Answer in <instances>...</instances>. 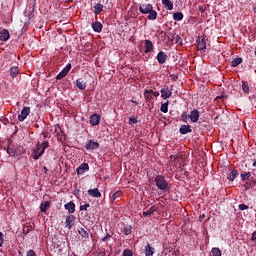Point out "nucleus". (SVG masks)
<instances>
[{
  "label": "nucleus",
  "instance_id": "obj_1",
  "mask_svg": "<svg viewBox=\"0 0 256 256\" xmlns=\"http://www.w3.org/2000/svg\"><path fill=\"white\" fill-rule=\"evenodd\" d=\"M139 11L142 15H148L149 21L157 19V11L153 10L152 4H140Z\"/></svg>",
  "mask_w": 256,
  "mask_h": 256
},
{
  "label": "nucleus",
  "instance_id": "obj_2",
  "mask_svg": "<svg viewBox=\"0 0 256 256\" xmlns=\"http://www.w3.org/2000/svg\"><path fill=\"white\" fill-rule=\"evenodd\" d=\"M154 183L159 189V191H162V193H169L171 191V188L169 187V182L165 179V176L163 175H157L154 179Z\"/></svg>",
  "mask_w": 256,
  "mask_h": 256
},
{
  "label": "nucleus",
  "instance_id": "obj_3",
  "mask_svg": "<svg viewBox=\"0 0 256 256\" xmlns=\"http://www.w3.org/2000/svg\"><path fill=\"white\" fill-rule=\"evenodd\" d=\"M48 147H49L48 141H44L42 144H37L32 151V154H31L32 159L37 161V159H39V157H41L43 153H45V149H47Z\"/></svg>",
  "mask_w": 256,
  "mask_h": 256
},
{
  "label": "nucleus",
  "instance_id": "obj_4",
  "mask_svg": "<svg viewBox=\"0 0 256 256\" xmlns=\"http://www.w3.org/2000/svg\"><path fill=\"white\" fill-rule=\"evenodd\" d=\"M198 51L207 49V36H199L196 40Z\"/></svg>",
  "mask_w": 256,
  "mask_h": 256
},
{
  "label": "nucleus",
  "instance_id": "obj_5",
  "mask_svg": "<svg viewBox=\"0 0 256 256\" xmlns=\"http://www.w3.org/2000/svg\"><path fill=\"white\" fill-rule=\"evenodd\" d=\"M31 113V107L24 106L21 110L20 114L18 115V121L23 123L29 117V114Z\"/></svg>",
  "mask_w": 256,
  "mask_h": 256
},
{
  "label": "nucleus",
  "instance_id": "obj_6",
  "mask_svg": "<svg viewBox=\"0 0 256 256\" xmlns=\"http://www.w3.org/2000/svg\"><path fill=\"white\" fill-rule=\"evenodd\" d=\"M71 71V63H68L66 67L56 76V79L59 81L67 77V74Z\"/></svg>",
  "mask_w": 256,
  "mask_h": 256
},
{
  "label": "nucleus",
  "instance_id": "obj_7",
  "mask_svg": "<svg viewBox=\"0 0 256 256\" xmlns=\"http://www.w3.org/2000/svg\"><path fill=\"white\" fill-rule=\"evenodd\" d=\"M154 48L155 46L153 45V42L151 40H144V53L146 55L153 52Z\"/></svg>",
  "mask_w": 256,
  "mask_h": 256
},
{
  "label": "nucleus",
  "instance_id": "obj_8",
  "mask_svg": "<svg viewBox=\"0 0 256 256\" xmlns=\"http://www.w3.org/2000/svg\"><path fill=\"white\" fill-rule=\"evenodd\" d=\"M156 59L160 65H165L167 63V53L164 51L158 52Z\"/></svg>",
  "mask_w": 256,
  "mask_h": 256
},
{
  "label": "nucleus",
  "instance_id": "obj_9",
  "mask_svg": "<svg viewBox=\"0 0 256 256\" xmlns=\"http://www.w3.org/2000/svg\"><path fill=\"white\" fill-rule=\"evenodd\" d=\"M87 171H89V164L85 162L78 166L76 169L77 175H85Z\"/></svg>",
  "mask_w": 256,
  "mask_h": 256
},
{
  "label": "nucleus",
  "instance_id": "obj_10",
  "mask_svg": "<svg viewBox=\"0 0 256 256\" xmlns=\"http://www.w3.org/2000/svg\"><path fill=\"white\" fill-rule=\"evenodd\" d=\"M75 216L73 215H69L67 218H66V221H65V227L66 229H73V226L75 225Z\"/></svg>",
  "mask_w": 256,
  "mask_h": 256
},
{
  "label": "nucleus",
  "instance_id": "obj_11",
  "mask_svg": "<svg viewBox=\"0 0 256 256\" xmlns=\"http://www.w3.org/2000/svg\"><path fill=\"white\" fill-rule=\"evenodd\" d=\"M86 151H93L95 149H99V143L93 140H89L88 143L85 145Z\"/></svg>",
  "mask_w": 256,
  "mask_h": 256
},
{
  "label": "nucleus",
  "instance_id": "obj_12",
  "mask_svg": "<svg viewBox=\"0 0 256 256\" xmlns=\"http://www.w3.org/2000/svg\"><path fill=\"white\" fill-rule=\"evenodd\" d=\"M11 39V34L9 33V30L7 29H2L0 31V41H9Z\"/></svg>",
  "mask_w": 256,
  "mask_h": 256
},
{
  "label": "nucleus",
  "instance_id": "obj_13",
  "mask_svg": "<svg viewBox=\"0 0 256 256\" xmlns=\"http://www.w3.org/2000/svg\"><path fill=\"white\" fill-rule=\"evenodd\" d=\"M99 123H101V115L99 114H93L90 117V125H92L93 127H95L96 125H99Z\"/></svg>",
  "mask_w": 256,
  "mask_h": 256
},
{
  "label": "nucleus",
  "instance_id": "obj_14",
  "mask_svg": "<svg viewBox=\"0 0 256 256\" xmlns=\"http://www.w3.org/2000/svg\"><path fill=\"white\" fill-rule=\"evenodd\" d=\"M91 27L95 33H101V31H103V24H101L99 21L93 22Z\"/></svg>",
  "mask_w": 256,
  "mask_h": 256
},
{
  "label": "nucleus",
  "instance_id": "obj_15",
  "mask_svg": "<svg viewBox=\"0 0 256 256\" xmlns=\"http://www.w3.org/2000/svg\"><path fill=\"white\" fill-rule=\"evenodd\" d=\"M190 120L192 123H197L199 121V110L194 109L190 112Z\"/></svg>",
  "mask_w": 256,
  "mask_h": 256
},
{
  "label": "nucleus",
  "instance_id": "obj_16",
  "mask_svg": "<svg viewBox=\"0 0 256 256\" xmlns=\"http://www.w3.org/2000/svg\"><path fill=\"white\" fill-rule=\"evenodd\" d=\"M24 16L28 18V21H31L33 17L35 16V8L30 7L28 10L24 11Z\"/></svg>",
  "mask_w": 256,
  "mask_h": 256
},
{
  "label": "nucleus",
  "instance_id": "obj_17",
  "mask_svg": "<svg viewBox=\"0 0 256 256\" xmlns=\"http://www.w3.org/2000/svg\"><path fill=\"white\" fill-rule=\"evenodd\" d=\"M161 97H171V95H173V92L171 91V87L169 86H164L162 89H161Z\"/></svg>",
  "mask_w": 256,
  "mask_h": 256
},
{
  "label": "nucleus",
  "instance_id": "obj_18",
  "mask_svg": "<svg viewBox=\"0 0 256 256\" xmlns=\"http://www.w3.org/2000/svg\"><path fill=\"white\" fill-rule=\"evenodd\" d=\"M88 195H90V197H95L96 199H99L101 197V192L99 191V188L89 189Z\"/></svg>",
  "mask_w": 256,
  "mask_h": 256
},
{
  "label": "nucleus",
  "instance_id": "obj_19",
  "mask_svg": "<svg viewBox=\"0 0 256 256\" xmlns=\"http://www.w3.org/2000/svg\"><path fill=\"white\" fill-rule=\"evenodd\" d=\"M238 176H239V171H237V169H234L230 173H228L227 179L229 181H235V179H237Z\"/></svg>",
  "mask_w": 256,
  "mask_h": 256
},
{
  "label": "nucleus",
  "instance_id": "obj_20",
  "mask_svg": "<svg viewBox=\"0 0 256 256\" xmlns=\"http://www.w3.org/2000/svg\"><path fill=\"white\" fill-rule=\"evenodd\" d=\"M162 5L167 11H173V2L171 0H162Z\"/></svg>",
  "mask_w": 256,
  "mask_h": 256
},
{
  "label": "nucleus",
  "instance_id": "obj_21",
  "mask_svg": "<svg viewBox=\"0 0 256 256\" xmlns=\"http://www.w3.org/2000/svg\"><path fill=\"white\" fill-rule=\"evenodd\" d=\"M192 129L190 125H182L180 127V133L181 135H187V133H192Z\"/></svg>",
  "mask_w": 256,
  "mask_h": 256
},
{
  "label": "nucleus",
  "instance_id": "obj_22",
  "mask_svg": "<svg viewBox=\"0 0 256 256\" xmlns=\"http://www.w3.org/2000/svg\"><path fill=\"white\" fill-rule=\"evenodd\" d=\"M155 255V248L151 247V244L145 246V256Z\"/></svg>",
  "mask_w": 256,
  "mask_h": 256
},
{
  "label": "nucleus",
  "instance_id": "obj_23",
  "mask_svg": "<svg viewBox=\"0 0 256 256\" xmlns=\"http://www.w3.org/2000/svg\"><path fill=\"white\" fill-rule=\"evenodd\" d=\"M49 207H51V202L49 201H44L40 204V211L42 213H46L47 209H49Z\"/></svg>",
  "mask_w": 256,
  "mask_h": 256
},
{
  "label": "nucleus",
  "instance_id": "obj_24",
  "mask_svg": "<svg viewBox=\"0 0 256 256\" xmlns=\"http://www.w3.org/2000/svg\"><path fill=\"white\" fill-rule=\"evenodd\" d=\"M78 233L82 237V239H89V232L85 230V228L79 227Z\"/></svg>",
  "mask_w": 256,
  "mask_h": 256
},
{
  "label": "nucleus",
  "instance_id": "obj_25",
  "mask_svg": "<svg viewBox=\"0 0 256 256\" xmlns=\"http://www.w3.org/2000/svg\"><path fill=\"white\" fill-rule=\"evenodd\" d=\"M64 207L69 213H75V203L73 201L65 204Z\"/></svg>",
  "mask_w": 256,
  "mask_h": 256
},
{
  "label": "nucleus",
  "instance_id": "obj_26",
  "mask_svg": "<svg viewBox=\"0 0 256 256\" xmlns=\"http://www.w3.org/2000/svg\"><path fill=\"white\" fill-rule=\"evenodd\" d=\"M103 12V4L98 3L94 6V13L95 15H100Z\"/></svg>",
  "mask_w": 256,
  "mask_h": 256
},
{
  "label": "nucleus",
  "instance_id": "obj_27",
  "mask_svg": "<svg viewBox=\"0 0 256 256\" xmlns=\"http://www.w3.org/2000/svg\"><path fill=\"white\" fill-rule=\"evenodd\" d=\"M76 86L78 89H81V91H85V89H87V83L81 80H76Z\"/></svg>",
  "mask_w": 256,
  "mask_h": 256
},
{
  "label": "nucleus",
  "instance_id": "obj_28",
  "mask_svg": "<svg viewBox=\"0 0 256 256\" xmlns=\"http://www.w3.org/2000/svg\"><path fill=\"white\" fill-rule=\"evenodd\" d=\"M10 75L11 77L15 78L19 75V67L13 66L10 68Z\"/></svg>",
  "mask_w": 256,
  "mask_h": 256
},
{
  "label": "nucleus",
  "instance_id": "obj_29",
  "mask_svg": "<svg viewBox=\"0 0 256 256\" xmlns=\"http://www.w3.org/2000/svg\"><path fill=\"white\" fill-rule=\"evenodd\" d=\"M122 232L124 235H131V233H133V227H131V225H125L122 229Z\"/></svg>",
  "mask_w": 256,
  "mask_h": 256
},
{
  "label": "nucleus",
  "instance_id": "obj_30",
  "mask_svg": "<svg viewBox=\"0 0 256 256\" xmlns=\"http://www.w3.org/2000/svg\"><path fill=\"white\" fill-rule=\"evenodd\" d=\"M243 63V58H234L231 61V67H237Z\"/></svg>",
  "mask_w": 256,
  "mask_h": 256
},
{
  "label": "nucleus",
  "instance_id": "obj_31",
  "mask_svg": "<svg viewBox=\"0 0 256 256\" xmlns=\"http://www.w3.org/2000/svg\"><path fill=\"white\" fill-rule=\"evenodd\" d=\"M160 111L162 113H168L169 112V101H166V102L162 103V105L160 107Z\"/></svg>",
  "mask_w": 256,
  "mask_h": 256
},
{
  "label": "nucleus",
  "instance_id": "obj_32",
  "mask_svg": "<svg viewBox=\"0 0 256 256\" xmlns=\"http://www.w3.org/2000/svg\"><path fill=\"white\" fill-rule=\"evenodd\" d=\"M155 211H157V207L152 206L149 210H147L146 212H143V217H149V215H153Z\"/></svg>",
  "mask_w": 256,
  "mask_h": 256
},
{
  "label": "nucleus",
  "instance_id": "obj_33",
  "mask_svg": "<svg viewBox=\"0 0 256 256\" xmlns=\"http://www.w3.org/2000/svg\"><path fill=\"white\" fill-rule=\"evenodd\" d=\"M256 185V180L253 177H250V179L248 180V182L246 183L245 187L246 189H249L250 187H255Z\"/></svg>",
  "mask_w": 256,
  "mask_h": 256
},
{
  "label": "nucleus",
  "instance_id": "obj_34",
  "mask_svg": "<svg viewBox=\"0 0 256 256\" xmlns=\"http://www.w3.org/2000/svg\"><path fill=\"white\" fill-rule=\"evenodd\" d=\"M183 14H182V12H175L174 14H173V20L174 21H183Z\"/></svg>",
  "mask_w": 256,
  "mask_h": 256
},
{
  "label": "nucleus",
  "instance_id": "obj_35",
  "mask_svg": "<svg viewBox=\"0 0 256 256\" xmlns=\"http://www.w3.org/2000/svg\"><path fill=\"white\" fill-rule=\"evenodd\" d=\"M242 181H249L251 179V172H244L240 174Z\"/></svg>",
  "mask_w": 256,
  "mask_h": 256
},
{
  "label": "nucleus",
  "instance_id": "obj_36",
  "mask_svg": "<svg viewBox=\"0 0 256 256\" xmlns=\"http://www.w3.org/2000/svg\"><path fill=\"white\" fill-rule=\"evenodd\" d=\"M121 195H123V193L121 191H117L112 195L111 200L112 201H117V199H119L121 197Z\"/></svg>",
  "mask_w": 256,
  "mask_h": 256
},
{
  "label": "nucleus",
  "instance_id": "obj_37",
  "mask_svg": "<svg viewBox=\"0 0 256 256\" xmlns=\"http://www.w3.org/2000/svg\"><path fill=\"white\" fill-rule=\"evenodd\" d=\"M211 253H212V256H221L222 255L221 249H219V248H212Z\"/></svg>",
  "mask_w": 256,
  "mask_h": 256
},
{
  "label": "nucleus",
  "instance_id": "obj_38",
  "mask_svg": "<svg viewBox=\"0 0 256 256\" xmlns=\"http://www.w3.org/2000/svg\"><path fill=\"white\" fill-rule=\"evenodd\" d=\"M242 90L244 93L249 94V84L243 82L242 83Z\"/></svg>",
  "mask_w": 256,
  "mask_h": 256
},
{
  "label": "nucleus",
  "instance_id": "obj_39",
  "mask_svg": "<svg viewBox=\"0 0 256 256\" xmlns=\"http://www.w3.org/2000/svg\"><path fill=\"white\" fill-rule=\"evenodd\" d=\"M138 122L139 120L137 119V117H130L128 121L129 125H136V123Z\"/></svg>",
  "mask_w": 256,
  "mask_h": 256
},
{
  "label": "nucleus",
  "instance_id": "obj_40",
  "mask_svg": "<svg viewBox=\"0 0 256 256\" xmlns=\"http://www.w3.org/2000/svg\"><path fill=\"white\" fill-rule=\"evenodd\" d=\"M89 207H91V205L89 203L81 205L80 206V211H87V209H89Z\"/></svg>",
  "mask_w": 256,
  "mask_h": 256
},
{
  "label": "nucleus",
  "instance_id": "obj_41",
  "mask_svg": "<svg viewBox=\"0 0 256 256\" xmlns=\"http://www.w3.org/2000/svg\"><path fill=\"white\" fill-rule=\"evenodd\" d=\"M123 256H133V252L129 249H124Z\"/></svg>",
  "mask_w": 256,
  "mask_h": 256
},
{
  "label": "nucleus",
  "instance_id": "obj_42",
  "mask_svg": "<svg viewBox=\"0 0 256 256\" xmlns=\"http://www.w3.org/2000/svg\"><path fill=\"white\" fill-rule=\"evenodd\" d=\"M5 235L3 232H0V247H3V243H5Z\"/></svg>",
  "mask_w": 256,
  "mask_h": 256
},
{
  "label": "nucleus",
  "instance_id": "obj_43",
  "mask_svg": "<svg viewBox=\"0 0 256 256\" xmlns=\"http://www.w3.org/2000/svg\"><path fill=\"white\" fill-rule=\"evenodd\" d=\"M111 237H112L111 234L107 233L106 237L102 238L103 243H107L109 239H111Z\"/></svg>",
  "mask_w": 256,
  "mask_h": 256
},
{
  "label": "nucleus",
  "instance_id": "obj_44",
  "mask_svg": "<svg viewBox=\"0 0 256 256\" xmlns=\"http://www.w3.org/2000/svg\"><path fill=\"white\" fill-rule=\"evenodd\" d=\"M26 256H37V254L35 253V250L30 249V250L27 252Z\"/></svg>",
  "mask_w": 256,
  "mask_h": 256
},
{
  "label": "nucleus",
  "instance_id": "obj_45",
  "mask_svg": "<svg viewBox=\"0 0 256 256\" xmlns=\"http://www.w3.org/2000/svg\"><path fill=\"white\" fill-rule=\"evenodd\" d=\"M240 211H245V209H249V206L245 205V204H240L239 206Z\"/></svg>",
  "mask_w": 256,
  "mask_h": 256
},
{
  "label": "nucleus",
  "instance_id": "obj_46",
  "mask_svg": "<svg viewBox=\"0 0 256 256\" xmlns=\"http://www.w3.org/2000/svg\"><path fill=\"white\" fill-rule=\"evenodd\" d=\"M249 100L251 101L252 105L256 107V97L249 98Z\"/></svg>",
  "mask_w": 256,
  "mask_h": 256
},
{
  "label": "nucleus",
  "instance_id": "obj_47",
  "mask_svg": "<svg viewBox=\"0 0 256 256\" xmlns=\"http://www.w3.org/2000/svg\"><path fill=\"white\" fill-rule=\"evenodd\" d=\"M205 219V214L199 216L198 221L201 223Z\"/></svg>",
  "mask_w": 256,
  "mask_h": 256
},
{
  "label": "nucleus",
  "instance_id": "obj_48",
  "mask_svg": "<svg viewBox=\"0 0 256 256\" xmlns=\"http://www.w3.org/2000/svg\"><path fill=\"white\" fill-rule=\"evenodd\" d=\"M199 11H200L201 13H205V8H203V6H199Z\"/></svg>",
  "mask_w": 256,
  "mask_h": 256
},
{
  "label": "nucleus",
  "instance_id": "obj_49",
  "mask_svg": "<svg viewBox=\"0 0 256 256\" xmlns=\"http://www.w3.org/2000/svg\"><path fill=\"white\" fill-rule=\"evenodd\" d=\"M170 159H171V161H173V160L175 161V159H177V156L171 155V156H170Z\"/></svg>",
  "mask_w": 256,
  "mask_h": 256
},
{
  "label": "nucleus",
  "instance_id": "obj_50",
  "mask_svg": "<svg viewBox=\"0 0 256 256\" xmlns=\"http://www.w3.org/2000/svg\"><path fill=\"white\" fill-rule=\"evenodd\" d=\"M131 101V103H134V105H139V102H137V101H134V100H130Z\"/></svg>",
  "mask_w": 256,
  "mask_h": 256
},
{
  "label": "nucleus",
  "instance_id": "obj_51",
  "mask_svg": "<svg viewBox=\"0 0 256 256\" xmlns=\"http://www.w3.org/2000/svg\"><path fill=\"white\" fill-rule=\"evenodd\" d=\"M146 93L151 94V93H153V90H151V89L146 90Z\"/></svg>",
  "mask_w": 256,
  "mask_h": 256
},
{
  "label": "nucleus",
  "instance_id": "obj_52",
  "mask_svg": "<svg viewBox=\"0 0 256 256\" xmlns=\"http://www.w3.org/2000/svg\"><path fill=\"white\" fill-rule=\"evenodd\" d=\"M7 153H8V155H11L13 153V151H11V149H8Z\"/></svg>",
  "mask_w": 256,
  "mask_h": 256
},
{
  "label": "nucleus",
  "instance_id": "obj_53",
  "mask_svg": "<svg viewBox=\"0 0 256 256\" xmlns=\"http://www.w3.org/2000/svg\"><path fill=\"white\" fill-rule=\"evenodd\" d=\"M43 169H44V172L47 174V171H48L47 166H44Z\"/></svg>",
  "mask_w": 256,
  "mask_h": 256
},
{
  "label": "nucleus",
  "instance_id": "obj_54",
  "mask_svg": "<svg viewBox=\"0 0 256 256\" xmlns=\"http://www.w3.org/2000/svg\"><path fill=\"white\" fill-rule=\"evenodd\" d=\"M253 167H256V160L253 162Z\"/></svg>",
  "mask_w": 256,
  "mask_h": 256
},
{
  "label": "nucleus",
  "instance_id": "obj_55",
  "mask_svg": "<svg viewBox=\"0 0 256 256\" xmlns=\"http://www.w3.org/2000/svg\"><path fill=\"white\" fill-rule=\"evenodd\" d=\"M254 55L256 56V48H255V51H254Z\"/></svg>",
  "mask_w": 256,
  "mask_h": 256
},
{
  "label": "nucleus",
  "instance_id": "obj_56",
  "mask_svg": "<svg viewBox=\"0 0 256 256\" xmlns=\"http://www.w3.org/2000/svg\"><path fill=\"white\" fill-rule=\"evenodd\" d=\"M164 99H167V97H164Z\"/></svg>",
  "mask_w": 256,
  "mask_h": 256
}]
</instances>
